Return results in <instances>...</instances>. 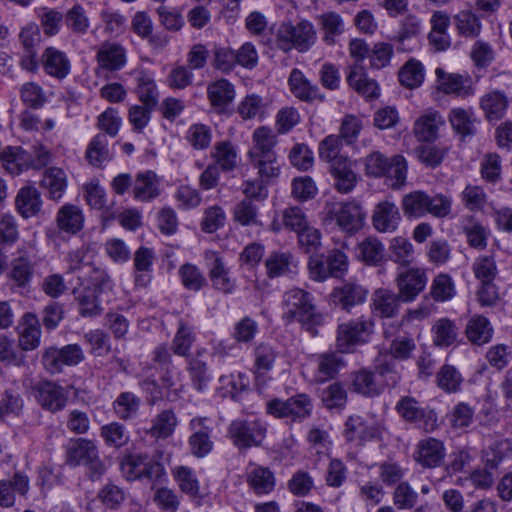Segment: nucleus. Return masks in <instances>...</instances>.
Segmentation results:
<instances>
[{"mask_svg": "<svg viewBox=\"0 0 512 512\" xmlns=\"http://www.w3.org/2000/svg\"><path fill=\"white\" fill-rule=\"evenodd\" d=\"M141 406V399L133 392H121L112 402L115 416L122 421H129L137 417Z\"/></svg>", "mask_w": 512, "mask_h": 512, "instance_id": "nucleus-41", "label": "nucleus"}, {"mask_svg": "<svg viewBox=\"0 0 512 512\" xmlns=\"http://www.w3.org/2000/svg\"><path fill=\"white\" fill-rule=\"evenodd\" d=\"M266 105L261 96L257 94L246 95L237 106V113L243 120L265 118Z\"/></svg>", "mask_w": 512, "mask_h": 512, "instance_id": "nucleus-55", "label": "nucleus"}, {"mask_svg": "<svg viewBox=\"0 0 512 512\" xmlns=\"http://www.w3.org/2000/svg\"><path fill=\"white\" fill-rule=\"evenodd\" d=\"M100 436L109 447L121 448L130 441V435L126 427L117 421L110 422L100 428Z\"/></svg>", "mask_w": 512, "mask_h": 512, "instance_id": "nucleus-56", "label": "nucleus"}, {"mask_svg": "<svg viewBox=\"0 0 512 512\" xmlns=\"http://www.w3.org/2000/svg\"><path fill=\"white\" fill-rule=\"evenodd\" d=\"M66 463L70 466L86 465L96 476H101L105 471V465L99 457L97 444L91 439L71 440L66 448Z\"/></svg>", "mask_w": 512, "mask_h": 512, "instance_id": "nucleus-5", "label": "nucleus"}, {"mask_svg": "<svg viewBox=\"0 0 512 512\" xmlns=\"http://www.w3.org/2000/svg\"><path fill=\"white\" fill-rule=\"evenodd\" d=\"M278 143L277 136L268 126H260L252 133L251 146L246 156H257L276 153L274 148Z\"/></svg>", "mask_w": 512, "mask_h": 512, "instance_id": "nucleus-37", "label": "nucleus"}, {"mask_svg": "<svg viewBox=\"0 0 512 512\" xmlns=\"http://www.w3.org/2000/svg\"><path fill=\"white\" fill-rule=\"evenodd\" d=\"M367 294V290L360 285L345 284L340 288L334 289L332 298L335 304H339L343 309L349 310L351 307L363 303L366 300Z\"/></svg>", "mask_w": 512, "mask_h": 512, "instance_id": "nucleus-47", "label": "nucleus"}, {"mask_svg": "<svg viewBox=\"0 0 512 512\" xmlns=\"http://www.w3.org/2000/svg\"><path fill=\"white\" fill-rule=\"evenodd\" d=\"M177 424L176 414L172 410L166 409L152 419L147 433L155 439H167L174 433Z\"/></svg>", "mask_w": 512, "mask_h": 512, "instance_id": "nucleus-48", "label": "nucleus"}, {"mask_svg": "<svg viewBox=\"0 0 512 512\" xmlns=\"http://www.w3.org/2000/svg\"><path fill=\"white\" fill-rule=\"evenodd\" d=\"M345 365L344 360L335 352H325L317 356L316 380L325 382L335 377Z\"/></svg>", "mask_w": 512, "mask_h": 512, "instance_id": "nucleus-51", "label": "nucleus"}, {"mask_svg": "<svg viewBox=\"0 0 512 512\" xmlns=\"http://www.w3.org/2000/svg\"><path fill=\"white\" fill-rule=\"evenodd\" d=\"M400 83L409 88L419 87L424 81L423 65L416 60H409L399 71Z\"/></svg>", "mask_w": 512, "mask_h": 512, "instance_id": "nucleus-64", "label": "nucleus"}, {"mask_svg": "<svg viewBox=\"0 0 512 512\" xmlns=\"http://www.w3.org/2000/svg\"><path fill=\"white\" fill-rule=\"evenodd\" d=\"M480 175L481 178L491 184H495L502 179V160L501 157L495 153H486L480 161Z\"/></svg>", "mask_w": 512, "mask_h": 512, "instance_id": "nucleus-62", "label": "nucleus"}, {"mask_svg": "<svg viewBox=\"0 0 512 512\" xmlns=\"http://www.w3.org/2000/svg\"><path fill=\"white\" fill-rule=\"evenodd\" d=\"M459 197L463 206L473 213L484 212L488 205V195L484 188L479 185H466Z\"/></svg>", "mask_w": 512, "mask_h": 512, "instance_id": "nucleus-49", "label": "nucleus"}, {"mask_svg": "<svg viewBox=\"0 0 512 512\" xmlns=\"http://www.w3.org/2000/svg\"><path fill=\"white\" fill-rule=\"evenodd\" d=\"M437 89L444 94L468 98L475 94V87L469 75L448 73L443 68L435 70Z\"/></svg>", "mask_w": 512, "mask_h": 512, "instance_id": "nucleus-15", "label": "nucleus"}, {"mask_svg": "<svg viewBox=\"0 0 512 512\" xmlns=\"http://www.w3.org/2000/svg\"><path fill=\"white\" fill-rule=\"evenodd\" d=\"M446 456L443 441L427 437L420 440L414 452L415 461L425 468H436L442 465Z\"/></svg>", "mask_w": 512, "mask_h": 512, "instance_id": "nucleus-19", "label": "nucleus"}, {"mask_svg": "<svg viewBox=\"0 0 512 512\" xmlns=\"http://www.w3.org/2000/svg\"><path fill=\"white\" fill-rule=\"evenodd\" d=\"M234 85L227 79H218L207 86V98L213 109L224 111L235 99Z\"/></svg>", "mask_w": 512, "mask_h": 512, "instance_id": "nucleus-28", "label": "nucleus"}, {"mask_svg": "<svg viewBox=\"0 0 512 512\" xmlns=\"http://www.w3.org/2000/svg\"><path fill=\"white\" fill-rule=\"evenodd\" d=\"M401 209L407 219L415 220L427 214V192L414 190L405 194L401 199Z\"/></svg>", "mask_w": 512, "mask_h": 512, "instance_id": "nucleus-40", "label": "nucleus"}, {"mask_svg": "<svg viewBox=\"0 0 512 512\" xmlns=\"http://www.w3.org/2000/svg\"><path fill=\"white\" fill-rule=\"evenodd\" d=\"M401 297L392 290L380 288L372 295L373 311L382 318H392L397 315L400 307Z\"/></svg>", "mask_w": 512, "mask_h": 512, "instance_id": "nucleus-33", "label": "nucleus"}, {"mask_svg": "<svg viewBox=\"0 0 512 512\" xmlns=\"http://www.w3.org/2000/svg\"><path fill=\"white\" fill-rule=\"evenodd\" d=\"M67 175L63 169L50 167L45 170L41 186L47 190L50 199L59 200L67 189Z\"/></svg>", "mask_w": 512, "mask_h": 512, "instance_id": "nucleus-43", "label": "nucleus"}, {"mask_svg": "<svg viewBox=\"0 0 512 512\" xmlns=\"http://www.w3.org/2000/svg\"><path fill=\"white\" fill-rule=\"evenodd\" d=\"M316 19L322 32L323 40L329 45L334 44L336 37L345 31L344 19L334 11L323 12Z\"/></svg>", "mask_w": 512, "mask_h": 512, "instance_id": "nucleus-39", "label": "nucleus"}, {"mask_svg": "<svg viewBox=\"0 0 512 512\" xmlns=\"http://www.w3.org/2000/svg\"><path fill=\"white\" fill-rule=\"evenodd\" d=\"M84 220L82 209L73 204L63 205L56 215L58 228L72 235L78 233L83 228Z\"/></svg>", "mask_w": 512, "mask_h": 512, "instance_id": "nucleus-38", "label": "nucleus"}, {"mask_svg": "<svg viewBox=\"0 0 512 512\" xmlns=\"http://www.w3.org/2000/svg\"><path fill=\"white\" fill-rule=\"evenodd\" d=\"M401 221L399 208L393 201L384 200L376 204L372 214L373 227L381 232H394Z\"/></svg>", "mask_w": 512, "mask_h": 512, "instance_id": "nucleus-22", "label": "nucleus"}, {"mask_svg": "<svg viewBox=\"0 0 512 512\" xmlns=\"http://www.w3.org/2000/svg\"><path fill=\"white\" fill-rule=\"evenodd\" d=\"M284 318L288 322L310 323L315 319V307L310 293L293 288L283 296Z\"/></svg>", "mask_w": 512, "mask_h": 512, "instance_id": "nucleus-8", "label": "nucleus"}, {"mask_svg": "<svg viewBox=\"0 0 512 512\" xmlns=\"http://www.w3.org/2000/svg\"><path fill=\"white\" fill-rule=\"evenodd\" d=\"M161 194V180L151 170L138 173L132 184V195L136 201L149 203Z\"/></svg>", "mask_w": 512, "mask_h": 512, "instance_id": "nucleus-21", "label": "nucleus"}, {"mask_svg": "<svg viewBox=\"0 0 512 512\" xmlns=\"http://www.w3.org/2000/svg\"><path fill=\"white\" fill-rule=\"evenodd\" d=\"M254 355L256 380L264 385L265 374L273 368L277 353L272 346L261 343L255 348Z\"/></svg>", "mask_w": 512, "mask_h": 512, "instance_id": "nucleus-54", "label": "nucleus"}, {"mask_svg": "<svg viewBox=\"0 0 512 512\" xmlns=\"http://www.w3.org/2000/svg\"><path fill=\"white\" fill-rule=\"evenodd\" d=\"M84 360V352L78 344H69L62 348L49 347L45 350L42 363L51 374L60 373L64 366H74Z\"/></svg>", "mask_w": 512, "mask_h": 512, "instance_id": "nucleus-11", "label": "nucleus"}, {"mask_svg": "<svg viewBox=\"0 0 512 512\" xmlns=\"http://www.w3.org/2000/svg\"><path fill=\"white\" fill-rule=\"evenodd\" d=\"M453 130L462 138L473 136L479 122L473 108H453L449 113Z\"/></svg>", "mask_w": 512, "mask_h": 512, "instance_id": "nucleus-34", "label": "nucleus"}, {"mask_svg": "<svg viewBox=\"0 0 512 512\" xmlns=\"http://www.w3.org/2000/svg\"><path fill=\"white\" fill-rule=\"evenodd\" d=\"M250 166L257 171V176L269 183L281 174L282 165L277 153L247 157Z\"/></svg>", "mask_w": 512, "mask_h": 512, "instance_id": "nucleus-36", "label": "nucleus"}, {"mask_svg": "<svg viewBox=\"0 0 512 512\" xmlns=\"http://www.w3.org/2000/svg\"><path fill=\"white\" fill-rule=\"evenodd\" d=\"M288 86L290 92L303 102H313L315 100H324V96L320 94L319 87L311 83L304 73L294 68L290 72L288 78Z\"/></svg>", "mask_w": 512, "mask_h": 512, "instance_id": "nucleus-25", "label": "nucleus"}, {"mask_svg": "<svg viewBox=\"0 0 512 512\" xmlns=\"http://www.w3.org/2000/svg\"><path fill=\"white\" fill-rule=\"evenodd\" d=\"M312 411V400L306 394H297L286 400L274 398L266 403L267 414L290 422H302L311 416Z\"/></svg>", "mask_w": 512, "mask_h": 512, "instance_id": "nucleus-4", "label": "nucleus"}, {"mask_svg": "<svg viewBox=\"0 0 512 512\" xmlns=\"http://www.w3.org/2000/svg\"><path fill=\"white\" fill-rule=\"evenodd\" d=\"M131 27L137 36L142 39H148L153 45L164 47L168 43L167 39H163L158 43L157 38L152 36L153 22L151 17L144 11H138L135 13L131 21Z\"/></svg>", "mask_w": 512, "mask_h": 512, "instance_id": "nucleus-61", "label": "nucleus"}, {"mask_svg": "<svg viewBox=\"0 0 512 512\" xmlns=\"http://www.w3.org/2000/svg\"><path fill=\"white\" fill-rule=\"evenodd\" d=\"M267 425L260 418H238L229 424L227 436L238 449L259 447L266 438Z\"/></svg>", "mask_w": 512, "mask_h": 512, "instance_id": "nucleus-2", "label": "nucleus"}, {"mask_svg": "<svg viewBox=\"0 0 512 512\" xmlns=\"http://www.w3.org/2000/svg\"><path fill=\"white\" fill-rule=\"evenodd\" d=\"M453 197L447 193H427V214L434 218H449L452 213Z\"/></svg>", "mask_w": 512, "mask_h": 512, "instance_id": "nucleus-60", "label": "nucleus"}, {"mask_svg": "<svg viewBox=\"0 0 512 512\" xmlns=\"http://www.w3.org/2000/svg\"><path fill=\"white\" fill-rule=\"evenodd\" d=\"M326 220L335 224L346 233L360 230L365 222L366 213L356 201L335 202L327 204Z\"/></svg>", "mask_w": 512, "mask_h": 512, "instance_id": "nucleus-7", "label": "nucleus"}, {"mask_svg": "<svg viewBox=\"0 0 512 512\" xmlns=\"http://www.w3.org/2000/svg\"><path fill=\"white\" fill-rule=\"evenodd\" d=\"M330 171L335 181L334 186L338 192L346 194L355 188L358 176L354 171L353 162L350 158L338 160L330 166Z\"/></svg>", "mask_w": 512, "mask_h": 512, "instance_id": "nucleus-30", "label": "nucleus"}, {"mask_svg": "<svg viewBox=\"0 0 512 512\" xmlns=\"http://www.w3.org/2000/svg\"><path fill=\"white\" fill-rule=\"evenodd\" d=\"M396 410L404 420L415 423L425 432H433L439 426L436 412L422 407L414 397H402L396 404Z\"/></svg>", "mask_w": 512, "mask_h": 512, "instance_id": "nucleus-9", "label": "nucleus"}, {"mask_svg": "<svg viewBox=\"0 0 512 512\" xmlns=\"http://www.w3.org/2000/svg\"><path fill=\"white\" fill-rule=\"evenodd\" d=\"M207 417H194L189 422V427L193 431L188 439L190 452L197 458L207 456L213 449L211 440L212 429L206 425Z\"/></svg>", "mask_w": 512, "mask_h": 512, "instance_id": "nucleus-16", "label": "nucleus"}, {"mask_svg": "<svg viewBox=\"0 0 512 512\" xmlns=\"http://www.w3.org/2000/svg\"><path fill=\"white\" fill-rule=\"evenodd\" d=\"M194 328L184 319L178 321L177 331L172 340V349L175 355L188 357L195 342Z\"/></svg>", "mask_w": 512, "mask_h": 512, "instance_id": "nucleus-53", "label": "nucleus"}, {"mask_svg": "<svg viewBox=\"0 0 512 512\" xmlns=\"http://www.w3.org/2000/svg\"><path fill=\"white\" fill-rule=\"evenodd\" d=\"M342 139L338 135H328L320 143L318 147L319 158L332 166L340 159H347L348 156L342 155Z\"/></svg>", "mask_w": 512, "mask_h": 512, "instance_id": "nucleus-63", "label": "nucleus"}, {"mask_svg": "<svg viewBox=\"0 0 512 512\" xmlns=\"http://www.w3.org/2000/svg\"><path fill=\"white\" fill-rule=\"evenodd\" d=\"M384 427L372 419L351 415L345 422L344 437L349 442L364 444L381 437Z\"/></svg>", "mask_w": 512, "mask_h": 512, "instance_id": "nucleus-13", "label": "nucleus"}, {"mask_svg": "<svg viewBox=\"0 0 512 512\" xmlns=\"http://www.w3.org/2000/svg\"><path fill=\"white\" fill-rule=\"evenodd\" d=\"M30 489V481L27 475L16 472L11 479L0 480V506L11 508L15 505L16 496L26 498Z\"/></svg>", "mask_w": 512, "mask_h": 512, "instance_id": "nucleus-23", "label": "nucleus"}, {"mask_svg": "<svg viewBox=\"0 0 512 512\" xmlns=\"http://www.w3.org/2000/svg\"><path fill=\"white\" fill-rule=\"evenodd\" d=\"M427 275L423 268L410 267L404 263L400 264L396 284L402 302L414 301L427 285Z\"/></svg>", "mask_w": 512, "mask_h": 512, "instance_id": "nucleus-10", "label": "nucleus"}, {"mask_svg": "<svg viewBox=\"0 0 512 512\" xmlns=\"http://www.w3.org/2000/svg\"><path fill=\"white\" fill-rule=\"evenodd\" d=\"M136 82V93L142 104L157 106L159 91L153 72L146 69H136L132 72Z\"/></svg>", "mask_w": 512, "mask_h": 512, "instance_id": "nucleus-26", "label": "nucleus"}, {"mask_svg": "<svg viewBox=\"0 0 512 512\" xmlns=\"http://www.w3.org/2000/svg\"><path fill=\"white\" fill-rule=\"evenodd\" d=\"M512 457V441L498 439L483 452V462L487 468L498 469L505 461Z\"/></svg>", "mask_w": 512, "mask_h": 512, "instance_id": "nucleus-46", "label": "nucleus"}, {"mask_svg": "<svg viewBox=\"0 0 512 512\" xmlns=\"http://www.w3.org/2000/svg\"><path fill=\"white\" fill-rule=\"evenodd\" d=\"M211 156L214 164L224 172L233 171L240 161L237 147L230 141L217 142Z\"/></svg>", "mask_w": 512, "mask_h": 512, "instance_id": "nucleus-44", "label": "nucleus"}, {"mask_svg": "<svg viewBox=\"0 0 512 512\" xmlns=\"http://www.w3.org/2000/svg\"><path fill=\"white\" fill-rule=\"evenodd\" d=\"M316 41V31L309 21H301L295 25L292 23L282 24L277 33L278 46L283 51L292 48L300 52L307 51Z\"/></svg>", "mask_w": 512, "mask_h": 512, "instance_id": "nucleus-6", "label": "nucleus"}, {"mask_svg": "<svg viewBox=\"0 0 512 512\" xmlns=\"http://www.w3.org/2000/svg\"><path fill=\"white\" fill-rule=\"evenodd\" d=\"M42 204L41 194L34 186L22 187L15 198L17 212L25 219L37 216Z\"/></svg>", "mask_w": 512, "mask_h": 512, "instance_id": "nucleus-31", "label": "nucleus"}, {"mask_svg": "<svg viewBox=\"0 0 512 512\" xmlns=\"http://www.w3.org/2000/svg\"><path fill=\"white\" fill-rule=\"evenodd\" d=\"M41 65L47 75L57 80H63L71 73L68 55L54 46L45 48L41 55Z\"/></svg>", "mask_w": 512, "mask_h": 512, "instance_id": "nucleus-20", "label": "nucleus"}, {"mask_svg": "<svg viewBox=\"0 0 512 512\" xmlns=\"http://www.w3.org/2000/svg\"><path fill=\"white\" fill-rule=\"evenodd\" d=\"M172 476L183 493L192 497L199 494L200 483L192 468L184 465L176 466L172 469Z\"/></svg>", "mask_w": 512, "mask_h": 512, "instance_id": "nucleus-58", "label": "nucleus"}, {"mask_svg": "<svg viewBox=\"0 0 512 512\" xmlns=\"http://www.w3.org/2000/svg\"><path fill=\"white\" fill-rule=\"evenodd\" d=\"M401 379L393 361H380L374 370L361 368L349 375L350 391L366 398L381 395L387 387L396 386Z\"/></svg>", "mask_w": 512, "mask_h": 512, "instance_id": "nucleus-1", "label": "nucleus"}, {"mask_svg": "<svg viewBox=\"0 0 512 512\" xmlns=\"http://www.w3.org/2000/svg\"><path fill=\"white\" fill-rule=\"evenodd\" d=\"M433 343L437 347H449L458 337V327L449 318L438 319L431 328Z\"/></svg>", "mask_w": 512, "mask_h": 512, "instance_id": "nucleus-50", "label": "nucleus"}, {"mask_svg": "<svg viewBox=\"0 0 512 512\" xmlns=\"http://www.w3.org/2000/svg\"><path fill=\"white\" fill-rule=\"evenodd\" d=\"M96 73L117 72L122 70L128 61V52L124 45L118 42L105 41L96 52Z\"/></svg>", "mask_w": 512, "mask_h": 512, "instance_id": "nucleus-14", "label": "nucleus"}, {"mask_svg": "<svg viewBox=\"0 0 512 512\" xmlns=\"http://www.w3.org/2000/svg\"><path fill=\"white\" fill-rule=\"evenodd\" d=\"M85 158L91 166L96 168H102L112 160L113 154L105 134L98 133L91 138L85 151Z\"/></svg>", "mask_w": 512, "mask_h": 512, "instance_id": "nucleus-35", "label": "nucleus"}, {"mask_svg": "<svg viewBox=\"0 0 512 512\" xmlns=\"http://www.w3.org/2000/svg\"><path fill=\"white\" fill-rule=\"evenodd\" d=\"M245 481L249 489L257 496L270 494L276 486V478L273 471L268 467L253 462H249L246 467Z\"/></svg>", "mask_w": 512, "mask_h": 512, "instance_id": "nucleus-17", "label": "nucleus"}, {"mask_svg": "<svg viewBox=\"0 0 512 512\" xmlns=\"http://www.w3.org/2000/svg\"><path fill=\"white\" fill-rule=\"evenodd\" d=\"M444 123L440 112L429 110L416 119L413 133L419 141L431 142L437 139L438 130Z\"/></svg>", "mask_w": 512, "mask_h": 512, "instance_id": "nucleus-27", "label": "nucleus"}, {"mask_svg": "<svg viewBox=\"0 0 512 512\" xmlns=\"http://www.w3.org/2000/svg\"><path fill=\"white\" fill-rule=\"evenodd\" d=\"M466 335L476 345L488 343L493 336V327L484 316H473L466 325Z\"/></svg>", "mask_w": 512, "mask_h": 512, "instance_id": "nucleus-52", "label": "nucleus"}, {"mask_svg": "<svg viewBox=\"0 0 512 512\" xmlns=\"http://www.w3.org/2000/svg\"><path fill=\"white\" fill-rule=\"evenodd\" d=\"M33 393L39 406L52 413L63 410L69 398V392L63 386L49 380L35 384Z\"/></svg>", "mask_w": 512, "mask_h": 512, "instance_id": "nucleus-12", "label": "nucleus"}, {"mask_svg": "<svg viewBox=\"0 0 512 512\" xmlns=\"http://www.w3.org/2000/svg\"><path fill=\"white\" fill-rule=\"evenodd\" d=\"M454 24L459 35L465 38H476L482 29L480 19L470 10L458 12Z\"/></svg>", "mask_w": 512, "mask_h": 512, "instance_id": "nucleus-59", "label": "nucleus"}, {"mask_svg": "<svg viewBox=\"0 0 512 512\" xmlns=\"http://www.w3.org/2000/svg\"><path fill=\"white\" fill-rule=\"evenodd\" d=\"M464 379L458 369L450 364L441 366L436 374L437 386L446 393L460 391Z\"/></svg>", "mask_w": 512, "mask_h": 512, "instance_id": "nucleus-57", "label": "nucleus"}, {"mask_svg": "<svg viewBox=\"0 0 512 512\" xmlns=\"http://www.w3.org/2000/svg\"><path fill=\"white\" fill-rule=\"evenodd\" d=\"M19 329V345L24 351H31L39 347L41 328L35 314H24L19 323Z\"/></svg>", "mask_w": 512, "mask_h": 512, "instance_id": "nucleus-32", "label": "nucleus"}, {"mask_svg": "<svg viewBox=\"0 0 512 512\" xmlns=\"http://www.w3.org/2000/svg\"><path fill=\"white\" fill-rule=\"evenodd\" d=\"M0 163L12 175L28 170V153L19 146H7L1 151Z\"/></svg>", "mask_w": 512, "mask_h": 512, "instance_id": "nucleus-42", "label": "nucleus"}, {"mask_svg": "<svg viewBox=\"0 0 512 512\" xmlns=\"http://www.w3.org/2000/svg\"><path fill=\"white\" fill-rule=\"evenodd\" d=\"M80 264L75 269L78 271V278L82 283H87L95 288L104 289L110 287L111 281L106 272L95 267L91 262L82 263V258H72Z\"/></svg>", "mask_w": 512, "mask_h": 512, "instance_id": "nucleus-45", "label": "nucleus"}, {"mask_svg": "<svg viewBox=\"0 0 512 512\" xmlns=\"http://www.w3.org/2000/svg\"><path fill=\"white\" fill-rule=\"evenodd\" d=\"M346 82L357 94L366 100L372 101L380 96V87L376 80L370 78L361 65L354 64L348 67Z\"/></svg>", "mask_w": 512, "mask_h": 512, "instance_id": "nucleus-18", "label": "nucleus"}, {"mask_svg": "<svg viewBox=\"0 0 512 512\" xmlns=\"http://www.w3.org/2000/svg\"><path fill=\"white\" fill-rule=\"evenodd\" d=\"M371 317L360 316L338 326L336 346L341 353H351L355 347L367 343L373 333Z\"/></svg>", "mask_w": 512, "mask_h": 512, "instance_id": "nucleus-3", "label": "nucleus"}, {"mask_svg": "<svg viewBox=\"0 0 512 512\" xmlns=\"http://www.w3.org/2000/svg\"><path fill=\"white\" fill-rule=\"evenodd\" d=\"M485 118L496 122L504 118L509 107V100L503 91L494 90L484 94L479 101Z\"/></svg>", "mask_w": 512, "mask_h": 512, "instance_id": "nucleus-29", "label": "nucleus"}, {"mask_svg": "<svg viewBox=\"0 0 512 512\" xmlns=\"http://www.w3.org/2000/svg\"><path fill=\"white\" fill-rule=\"evenodd\" d=\"M308 268L313 280L323 281L328 277H341L348 263L346 258H310Z\"/></svg>", "mask_w": 512, "mask_h": 512, "instance_id": "nucleus-24", "label": "nucleus"}]
</instances>
